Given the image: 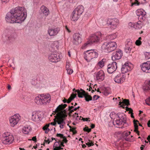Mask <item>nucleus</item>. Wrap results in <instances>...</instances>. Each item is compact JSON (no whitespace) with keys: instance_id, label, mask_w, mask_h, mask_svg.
Masks as SVG:
<instances>
[{"instance_id":"nucleus-44","label":"nucleus","mask_w":150,"mask_h":150,"mask_svg":"<svg viewBox=\"0 0 150 150\" xmlns=\"http://www.w3.org/2000/svg\"><path fill=\"white\" fill-rule=\"evenodd\" d=\"M43 129L45 131V133L46 134L50 130L49 129L46 128L45 127H44L43 128Z\"/></svg>"},{"instance_id":"nucleus-6","label":"nucleus","mask_w":150,"mask_h":150,"mask_svg":"<svg viewBox=\"0 0 150 150\" xmlns=\"http://www.w3.org/2000/svg\"><path fill=\"white\" fill-rule=\"evenodd\" d=\"M14 140L13 135L9 132H5L3 134L2 137V143L4 144H10L12 143Z\"/></svg>"},{"instance_id":"nucleus-21","label":"nucleus","mask_w":150,"mask_h":150,"mask_svg":"<svg viewBox=\"0 0 150 150\" xmlns=\"http://www.w3.org/2000/svg\"><path fill=\"white\" fill-rule=\"evenodd\" d=\"M60 28H51L48 29L47 32L50 36H55L57 34Z\"/></svg>"},{"instance_id":"nucleus-37","label":"nucleus","mask_w":150,"mask_h":150,"mask_svg":"<svg viewBox=\"0 0 150 150\" xmlns=\"http://www.w3.org/2000/svg\"><path fill=\"white\" fill-rule=\"evenodd\" d=\"M105 61V59H103L102 60L100 61L98 63V65L100 67L102 68L104 65V62Z\"/></svg>"},{"instance_id":"nucleus-10","label":"nucleus","mask_w":150,"mask_h":150,"mask_svg":"<svg viewBox=\"0 0 150 150\" xmlns=\"http://www.w3.org/2000/svg\"><path fill=\"white\" fill-rule=\"evenodd\" d=\"M133 67V65L130 63L126 62L122 65L121 71L122 74L126 73L132 69Z\"/></svg>"},{"instance_id":"nucleus-38","label":"nucleus","mask_w":150,"mask_h":150,"mask_svg":"<svg viewBox=\"0 0 150 150\" xmlns=\"http://www.w3.org/2000/svg\"><path fill=\"white\" fill-rule=\"evenodd\" d=\"M144 54L146 59H148L150 58V52H146Z\"/></svg>"},{"instance_id":"nucleus-29","label":"nucleus","mask_w":150,"mask_h":150,"mask_svg":"<svg viewBox=\"0 0 150 150\" xmlns=\"http://www.w3.org/2000/svg\"><path fill=\"white\" fill-rule=\"evenodd\" d=\"M89 51L91 52L92 59L94 58H96L98 56V54L96 50H89Z\"/></svg>"},{"instance_id":"nucleus-40","label":"nucleus","mask_w":150,"mask_h":150,"mask_svg":"<svg viewBox=\"0 0 150 150\" xmlns=\"http://www.w3.org/2000/svg\"><path fill=\"white\" fill-rule=\"evenodd\" d=\"M27 8H25V6H18L17 7H16L15 8H14V9H26Z\"/></svg>"},{"instance_id":"nucleus-62","label":"nucleus","mask_w":150,"mask_h":150,"mask_svg":"<svg viewBox=\"0 0 150 150\" xmlns=\"http://www.w3.org/2000/svg\"><path fill=\"white\" fill-rule=\"evenodd\" d=\"M50 124L53 125H55L56 124V122H52L50 123Z\"/></svg>"},{"instance_id":"nucleus-20","label":"nucleus","mask_w":150,"mask_h":150,"mask_svg":"<svg viewBox=\"0 0 150 150\" xmlns=\"http://www.w3.org/2000/svg\"><path fill=\"white\" fill-rule=\"evenodd\" d=\"M73 42L76 45H78L81 42V35L79 33H76L73 35Z\"/></svg>"},{"instance_id":"nucleus-22","label":"nucleus","mask_w":150,"mask_h":150,"mask_svg":"<svg viewBox=\"0 0 150 150\" xmlns=\"http://www.w3.org/2000/svg\"><path fill=\"white\" fill-rule=\"evenodd\" d=\"M96 78L97 80L103 81L104 78V74L103 71L101 70L98 72L96 74Z\"/></svg>"},{"instance_id":"nucleus-16","label":"nucleus","mask_w":150,"mask_h":150,"mask_svg":"<svg viewBox=\"0 0 150 150\" xmlns=\"http://www.w3.org/2000/svg\"><path fill=\"white\" fill-rule=\"evenodd\" d=\"M142 70L144 72L150 73V61L142 64L140 65Z\"/></svg>"},{"instance_id":"nucleus-61","label":"nucleus","mask_w":150,"mask_h":150,"mask_svg":"<svg viewBox=\"0 0 150 150\" xmlns=\"http://www.w3.org/2000/svg\"><path fill=\"white\" fill-rule=\"evenodd\" d=\"M64 124H61L59 125V127L61 128H63L64 127Z\"/></svg>"},{"instance_id":"nucleus-63","label":"nucleus","mask_w":150,"mask_h":150,"mask_svg":"<svg viewBox=\"0 0 150 150\" xmlns=\"http://www.w3.org/2000/svg\"><path fill=\"white\" fill-rule=\"evenodd\" d=\"M65 28H66V30L69 32V33H70V31L69 30V29H68V27H67V26H66L65 27Z\"/></svg>"},{"instance_id":"nucleus-47","label":"nucleus","mask_w":150,"mask_h":150,"mask_svg":"<svg viewBox=\"0 0 150 150\" xmlns=\"http://www.w3.org/2000/svg\"><path fill=\"white\" fill-rule=\"evenodd\" d=\"M90 142L86 143V144L88 145V147L93 146L94 145L93 142H91L90 143Z\"/></svg>"},{"instance_id":"nucleus-42","label":"nucleus","mask_w":150,"mask_h":150,"mask_svg":"<svg viewBox=\"0 0 150 150\" xmlns=\"http://www.w3.org/2000/svg\"><path fill=\"white\" fill-rule=\"evenodd\" d=\"M130 132H124L123 134L124 135V137H126L128 136L130 134Z\"/></svg>"},{"instance_id":"nucleus-2","label":"nucleus","mask_w":150,"mask_h":150,"mask_svg":"<svg viewBox=\"0 0 150 150\" xmlns=\"http://www.w3.org/2000/svg\"><path fill=\"white\" fill-rule=\"evenodd\" d=\"M51 99L50 94H43L36 97L35 99V102L39 105H45L49 103Z\"/></svg>"},{"instance_id":"nucleus-1","label":"nucleus","mask_w":150,"mask_h":150,"mask_svg":"<svg viewBox=\"0 0 150 150\" xmlns=\"http://www.w3.org/2000/svg\"><path fill=\"white\" fill-rule=\"evenodd\" d=\"M26 10H10L6 16L5 19L6 22L11 23H21L27 17Z\"/></svg>"},{"instance_id":"nucleus-49","label":"nucleus","mask_w":150,"mask_h":150,"mask_svg":"<svg viewBox=\"0 0 150 150\" xmlns=\"http://www.w3.org/2000/svg\"><path fill=\"white\" fill-rule=\"evenodd\" d=\"M135 43L137 45H139L141 44L142 42L139 40H136Z\"/></svg>"},{"instance_id":"nucleus-18","label":"nucleus","mask_w":150,"mask_h":150,"mask_svg":"<svg viewBox=\"0 0 150 150\" xmlns=\"http://www.w3.org/2000/svg\"><path fill=\"white\" fill-rule=\"evenodd\" d=\"M48 58L50 61L52 62H56L60 60L61 57L59 54H51L49 55Z\"/></svg>"},{"instance_id":"nucleus-5","label":"nucleus","mask_w":150,"mask_h":150,"mask_svg":"<svg viewBox=\"0 0 150 150\" xmlns=\"http://www.w3.org/2000/svg\"><path fill=\"white\" fill-rule=\"evenodd\" d=\"M103 34L101 32H98L91 35L89 39L93 44L100 43L102 42Z\"/></svg>"},{"instance_id":"nucleus-7","label":"nucleus","mask_w":150,"mask_h":150,"mask_svg":"<svg viewBox=\"0 0 150 150\" xmlns=\"http://www.w3.org/2000/svg\"><path fill=\"white\" fill-rule=\"evenodd\" d=\"M107 24L113 29H116L119 23L118 19L116 18H109L107 21Z\"/></svg>"},{"instance_id":"nucleus-57","label":"nucleus","mask_w":150,"mask_h":150,"mask_svg":"<svg viewBox=\"0 0 150 150\" xmlns=\"http://www.w3.org/2000/svg\"><path fill=\"white\" fill-rule=\"evenodd\" d=\"M44 141L46 143L47 142L48 144H49L50 142H51V141L50 140V139H48L47 140L45 139Z\"/></svg>"},{"instance_id":"nucleus-26","label":"nucleus","mask_w":150,"mask_h":150,"mask_svg":"<svg viewBox=\"0 0 150 150\" xmlns=\"http://www.w3.org/2000/svg\"><path fill=\"white\" fill-rule=\"evenodd\" d=\"M136 13L137 16H142V17L146 15V13L144 10H137Z\"/></svg>"},{"instance_id":"nucleus-13","label":"nucleus","mask_w":150,"mask_h":150,"mask_svg":"<svg viewBox=\"0 0 150 150\" xmlns=\"http://www.w3.org/2000/svg\"><path fill=\"white\" fill-rule=\"evenodd\" d=\"M42 119V116L40 112L36 111L32 112L31 119L33 121L37 122L41 120Z\"/></svg>"},{"instance_id":"nucleus-11","label":"nucleus","mask_w":150,"mask_h":150,"mask_svg":"<svg viewBox=\"0 0 150 150\" xmlns=\"http://www.w3.org/2000/svg\"><path fill=\"white\" fill-rule=\"evenodd\" d=\"M83 12V10H74L70 17L71 20L74 21H77Z\"/></svg>"},{"instance_id":"nucleus-56","label":"nucleus","mask_w":150,"mask_h":150,"mask_svg":"<svg viewBox=\"0 0 150 150\" xmlns=\"http://www.w3.org/2000/svg\"><path fill=\"white\" fill-rule=\"evenodd\" d=\"M59 143H60V147H61L62 146L64 147V146L63 142H61V141H59Z\"/></svg>"},{"instance_id":"nucleus-12","label":"nucleus","mask_w":150,"mask_h":150,"mask_svg":"<svg viewBox=\"0 0 150 150\" xmlns=\"http://www.w3.org/2000/svg\"><path fill=\"white\" fill-rule=\"evenodd\" d=\"M20 119V116L18 114H16L11 117L9 118V121L10 125L14 127L18 122Z\"/></svg>"},{"instance_id":"nucleus-52","label":"nucleus","mask_w":150,"mask_h":150,"mask_svg":"<svg viewBox=\"0 0 150 150\" xmlns=\"http://www.w3.org/2000/svg\"><path fill=\"white\" fill-rule=\"evenodd\" d=\"M99 98V96L97 95H95L93 96V100H97Z\"/></svg>"},{"instance_id":"nucleus-31","label":"nucleus","mask_w":150,"mask_h":150,"mask_svg":"<svg viewBox=\"0 0 150 150\" xmlns=\"http://www.w3.org/2000/svg\"><path fill=\"white\" fill-rule=\"evenodd\" d=\"M142 26L141 22L139 21L134 23V28L136 29H139L142 28Z\"/></svg>"},{"instance_id":"nucleus-19","label":"nucleus","mask_w":150,"mask_h":150,"mask_svg":"<svg viewBox=\"0 0 150 150\" xmlns=\"http://www.w3.org/2000/svg\"><path fill=\"white\" fill-rule=\"evenodd\" d=\"M117 67V63L115 62H113L111 64L108 65L107 71L109 73L112 74L116 71Z\"/></svg>"},{"instance_id":"nucleus-33","label":"nucleus","mask_w":150,"mask_h":150,"mask_svg":"<svg viewBox=\"0 0 150 150\" xmlns=\"http://www.w3.org/2000/svg\"><path fill=\"white\" fill-rule=\"evenodd\" d=\"M76 96V93H72L70 97L67 100V103H69L71 101L75 98Z\"/></svg>"},{"instance_id":"nucleus-36","label":"nucleus","mask_w":150,"mask_h":150,"mask_svg":"<svg viewBox=\"0 0 150 150\" xmlns=\"http://www.w3.org/2000/svg\"><path fill=\"white\" fill-rule=\"evenodd\" d=\"M126 110L127 111H129V113L131 114V117L132 118H134V117L133 115V110L130 108H129L126 107Z\"/></svg>"},{"instance_id":"nucleus-28","label":"nucleus","mask_w":150,"mask_h":150,"mask_svg":"<svg viewBox=\"0 0 150 150\" xmlns=\"http://www.w3.org/2000/svg\"><path fill=\"white\" fill-rule=\"evenodd\" d=\"M63 149V148L60 147V143L59 142H56L53 145L54 150H60Z\"/></svg>"},{"instance_id":"nucleus-8","label":"nucleus","mask_w":150,"mask_h":150,"mask_svg":"<svg viewBox=\"0 0 150 150\" xmlns=\"http://www.w3.org/2000/svg\"><path fill=\"white\" fill-rule=\"evenodd\" d=\"M77 94L79 98H85L87 102L92 100V97L88 93H86V92L83 90L81 89V91H78Z\"/></svg>"},{"instance_id":"nucleus-58","label":"nucleus","mask_w":150,"mask_h":150,"mask_svg":"<svg viewBox=\"0 0 150 150\" xmlns=\"http://www.w3.org/2000/svg\"><path fill=\"white\" fill-rule=\"evenodd\" d=\"M74 108V107L73 106H69V109H68V110L69 111V112H70V110H72L73 108Z\"/></svg>"},{"instance_id":"nucleus-23","label":"nucleus","mask_w":150,"mask_h":150,"mask_svg":"<svg viewBox=\"0 0 150 150\" xmlns=\"http://www.w3.org/2000/svg\"><path fill=\"white\" fill-rule=\"evenodd\" d=\"M84 58L86 61L88 62H89L92 59L91 52L89 51V50L84 52Z\"/></svg>"},{"instance_id":"nucleus-9","label":"nucleus","mask_w":150,"mask_h":150,"mask_svg":"<svg viewBox=\"0 0 150 150\" xmlns=\"http://www.w3.org/2000/svg\"><path fill=\"white\" fill-rule=\"evenodd\" d=\"M67 106V104H64L60 105L57 107L55 111L57 112H59V116L65 117L67 116L66 110H63Z\"/></svg>"},{"instance_id":"nucleus-51","label":"nucleus","mask_w":150,"mask_h":150,"mask_svg":"<svg viewBox=\"0 0 150 150\" xmlns=\"http://www.w3.org/2000/svg\"><path fill=\"white\" fill-rule=\"evenodd\" d=\"M70 64L69 62H67L66 65V69L67 70L70 68Z\"/></svg>"},{"instance_id":"nucleus-35","label":"nucleus","mask_w":150,"mask_h":150,"mask_svg":"<svg viewBox=\"0 0 150 150\" xmlns=\"http://www.w3.org/2000/svg\"><path fill=\"white\" fill-rule=\"evenodd\" d=\"M110 93V89L109 88H106L103 92L105 96H108Z\"/></svg>"},{"instance_id":"nucleus-59","label":"nucleus","mask_w":150,"mask_h":150,"mask_svg":"<svg viewBox=\"0 0 150 150\" xmlns=\"http://www.w3.org/2000/svg\"><path fill=\"white\" fill-rule=\"evenodd\" d=\"M32 140L33 141H35V142H36V137L35 136V137H33L32 138Z\"/></svg>"},{"instance_id":"nucleus-32","label":"nucleus","mask_w":150,"mask_h":150,"mask_svg":"<svg viewBox=\"0 0 150 150\" xmlns=\"http://www.w3.org/2000/svg\"><path fill=\"white\" fill-rule=\"evenodd\" d=\"M92 44H93L92 43H91V42L89 39L86 43L84 44L82 46V48L83 49H85L86 47H89V46L91 45Z\"/></svg>"},{"instance_id":"nucleus-48","label":"nucleus","mask_w":150,"mask_h":150,"mask_svg":"<svg viewBox=\"0 0 150 150\" xmlns=\"http://www.w3.org/2000/svg\"><path fill=\"white\" fill-rule=\"evenodd\" d=\"M80 107L79 106H78L77 107L75 108H74L72 110H70V113H72L73 112H74V111H76L77 109H79V108Z\"/></svg>"},{"instance_id":"nucleus-15","label":"nucleus","mask_w":150,"mask_h":150,"mask_svg":"<svg viewBox=\"0 0 150 150\" xmlns=\"http://www.w3.org/2000/svg\"><path fill=\"white\" fill-rule=\"evenodd\" d=\"M125 76L124 74L119 73L114 78L115 81L118 83H122L125 81Z\"/></svg>"},{"instance_id":"nucleus-14","label":"nucleus","mask_w":150,"mask_h":150,"mask_svg":"<svg viewBox=\"0 0 150 150\" xmlns=\"http://www.w3.org/2000/svg\"><path fill=\"white\" fill-rule=\"evenodd\" d=\"M122 51L121 50H117L116 51L112 53V59L113 61L119 60L122 57Z\"/></svg>"},{"instance_id":"nucleus-50","label":"nucleus","mask_w":150,"mask_h":150,"mask_svg":"<svg viewBox=\"0 0 150 150\" xmlns=\"http://www.w3.org/2000/svg\"><path fill=\"white\" fill-rule=\"evenodd\" d=\"M83 130L84 131H86L89 132H91V129L90 128H88V127H85L84 128Z\"/></svg>"},{"instance_id":"nucleus-55","label":"nucleus","mask_w":150,"mask_h":150,"mask_svg":"<svg viewBox=\"0 0 150 150\" xmlns=\"http://www.w3.org/2000/svg\"><path fill=\"white\" fill-rule=\"evenodd\" d=\"M40 9H47V8L45 6L43 5L41 7Z\"/></svg>"},{"instance_id":"nucleus-34","label":"nucleus","mask_w":150,"mask_h":150,"mask_svg":"<svg viewBox=\"0 0 150 150\" xmlns=\"http://www.w3.org/2000/svg\"><path fill=\"white\" fill-rule=\"evenodd\" d=\"M57 137H60L61 138L63 139V142L65 143H67V140L66 137L64 136L63 134H57Z\"/></svg>"},{"instance_id":"nucleus-53","label":"nucleus","mask_w":150,"mask_h":150,"mask_svg":"<svg viewBox=\"0 0 150 150\" xmlns=\"http://www.w3.org/2000/svg\"><path fill=\"white\" fill-rule=\"evenodd\" d=\"M77 8L78 9H84V7L83 6L80 5L78 6L77 7Z\"/></svg>"},{"instance_id":"nucleus-46","label":"nucleus","mask_w":150,"mask_h":150,"mask_svg":"<svg viewBox=\"0 0 150 150\" xmlns=\"http://www.w3.org/2000/svg\"><path fill=\"white\" fill-rule=\"evenodd\" d=\"M135 1L132 3L131 6H132L133 5H139V3L138 2L137 0H135Z\"/></svg>"},{"instance_id":"nucleus-39","label":"nucleus","mask_w":150,"mask_h":150,"mask_svg":"<svg viewBox=\"0 0 150 150\" xmlns=\"http://www.w3.org/2000/svg\"><path fill=\"white\" fill-rule=\"evenodd\" d=\"M123 104H125L126 105L128 106L129 105V100L125 99L123 100Z\"/></svg>"},{"instance_id":"nucleus-43","label":"nucleus","mask_w":150,"mask_h":150,"mask_svg":"<svg viewBox=\"0 0 150 150\" xmlns=\"http://www.w3.org/2000/svg\"><path fill=\"white\" fill-rule=\"evenodd\" d=\"M58 119L61 122V124H65V122L62 118L59 117L58 118Z\"/></svg>"},{"instance_id":"nucleus-54","label":"nucleus","mask_w":150,"mask_h":150,"mask_svg":"<svg viewBox=\"0 0 150 150\" xmlns=\"http://www.w3.org/2000/svg\"><path fill=\"white\" fill-rule=\"evenodd\" d=\"M134 23H131V22H130L129 23V26H130V27H133V28H134Z\"/></svg>"},{"instance_id":"nucleus-45","label":"nucleus","mask_w":150,"mask_h":150,"mask_svg":"<svg viewBox=\"0 0 150 150\" xmlns=\"http://www.w3.org/2000/svg\"><path fill=\"white\" fill-rule=\"evenodd\" d=\"M67 73L69 74H71L73 72V71L72 69H71V68L67 70Z\"/></svg>"},{"instance_id":"nucleus-64","label":"nucleus","mask_w":150,"mask_h":150,"mask_svg":"<svg viewBox=\"0 0 150 150\" xmlns=\"http://www.w3.org/2000/svg\"><path fill=\"white\" fill-rule=\"evenodd\" d=\"M147 125L148 127H150V120H149L147 123Z\"/></svg>"},{"instance_id":"nucleus-60","label":"nucleus","mask_w":150,"mask_h":150,"mask_svg":"<svg viewBox=\"0 0 150 150\" xmlns=\"http://www.w3.org/2000/svg\"><path fill=\"white\" fill-rule=\"evenodd\" d=\"M85 140L86 141V142H91V141L90 140L88 139V138H85Z\"/></svg>"},{"instance_id":"nucleus-17","label":"nucleus","mask_w":150,"mask_h":150,"mask_svg":"<svg viewBox=\"0 0 150 150\" xmlns=\"http://www.w3.org/2000/svg\"><path fill=\"white\" fill-rule=\"evenodd\" d=\"M133 43L132 42V40L130 39H127L126 42L125 47V51L126 53H129L133 48Z\"/></svg>"},{"instance_id":"nucleus-41","label":"nucleus","mask_w":150,"mask_h":150,"mask_svg":"<svg viewBox=\"0 0 150 150\" xmlns=\"http://www.w3.org/2000/svg\"><path fill=\"white\" fill-rule=\"evenodd\" d=\"M42 11L44 14L45 16H47L49 14V10H42Z\"/></svg>"},{"instance_id":"nucleus-3","label":"nucleus","mask_w":150,"mask_h":150,"mask_svg":"<svg viewBox=\"0 0 150 150\" xmlns=\"http://www.w3.org/2000/svg\"><path fill=\"white\" fill-rule=\"evenodd\" d=\"M117 115L118 117L115 121L113 122V124L117 127H120V125H123L122 126L127 127L129 125L126 122V116L122 113H118Z\"/></svg>"},{"instance_id":"nucleus-25","label":"nucleus","mask_w":150,"mask_h":150,"mask_svg":"<svg viewBox=\"0 0 150 150\" xmlns=\"http://www.w3.org/2000/svg\"><path fill=\"white\" fill-rule=\"evenodd\" d=\"M31 129L32 128L30 126L27 125L23 127L22 129V132L23 133L27 134L30 132Z\"/></svg>"},{"instance_id":"nucleus-30","label":"nucleus","mask_w":150,"mask_h":150,"mask_svg":"<svg viewBox=\"0 0 150 150\" xmlns=\"http://www.w3.org/2000/svg\"><path fill=\"white\" fill-rule=\"evenodd\" d=\"M117 36V33L110 34L107 36V39L109 40H112L116 38Z\"/></svg>"},{"instance_id":"nucleus-24","label":"nucleus","mask_w":150,"mask_h":150,"mask_svg":"<svg viewBox=\"0 0 150 150\" xmlns=\"http://www.w3.org/2000/svg\"><path fill=\"white\" fill-rule=\"evenodd\" d=\"M144 89L146 90H150V81L148 82V84L145 87ZM146 104L150 106V97H149L145 100Z\"/></svg>"},{"instance_id":"nucleus-4","label":"nucleus","mask_w":150,"mask_h":150,"mask_svg":"<svg viewBox=\"0 0 150 150\" xmlns=\"http://www.w3.org/2000/svg\"><path fill=\"white\" fill-rule=\"evenodd\" d=\"M117 47V44L115 42H105L102 45L101 49L103 51L109 53L116 49Z\"/></svg>"},{"instance_id":"nucleus-27","label":"nucleus","mask_w":150,"mask_h":150,"mask_svg":"<svg viewBox=\"0 0 150 150\" xmlns=\"http://www.w3.org/2000/svg\"><path fill=\"white\" fill-rule=\"evenodd\" d=\"M133 122L135 128L134 129V131L136 132L138 135H139V132L138 130V123H139V121L137 120H134Z\"/></svg>"}]
</instances>
